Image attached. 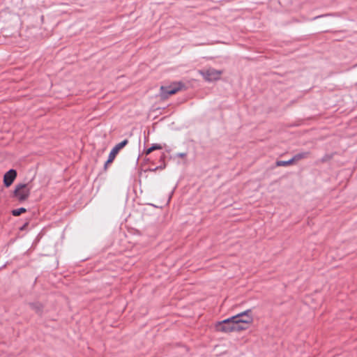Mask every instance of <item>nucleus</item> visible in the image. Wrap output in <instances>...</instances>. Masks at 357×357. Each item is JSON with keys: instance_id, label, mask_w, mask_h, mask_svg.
Segmentation results:
<instances>
[{"instance_id": "obj_11", "label": "nucleus", "mask_w": 357, "mask_h": 357, "mask_svg": "<svg viewBox=\"0 0 357 357\" xmlns=\"http://www.w3.org/2000/svg\"><path fill=\"white\" fill-rule=\"evenodd\" d=\"M151 148L152 149L153 151L155 150L162 149V146L160 144H153Z\"/></svg>"}, {"instance_id": "obj_5", "label": "nucleus", "mask_w": 357, "mask_h": 357, "mask_svg": "<svg viewBox=\"0 0 357 357\" xmlns=\"http://www.w3.org/2000/svg\"><path fill=\"white\" fill-rule=\"evenodd\" d=\"M17 176V172L15 169H10L3 176V183L5 186L9 187L13 183Z\"/></svg>"}, {"instance_id": "obj_9", "label": "nucleus", "mask_w": 357, "mask_h": 357, "mask_svg": "<svg viewBox=\"0 0 357 357\" xmlns=\"http://www.w3.org/2000/svg\"><path fill=\"white\" fill-rule=\"evenodd\" d=\"M128 143V139H125L123 141H122L121 142L119 143L118 144H116L114 149L115 150H116L118 152L121 149H123L127 144Z\"/></svg>"}, {"instance_id": "obj_2", "label": "nucleus", "mask_w": 357, "mask_h": 357, "mask_svg": "<svg viewBox=\"0 0 357 357\" xmlns=\"http://www.w3.org/2000/svg\"><path fill=\"white\" fill-rule=\"evenodd\" d=\"M199 73L202 75L206 82H215L220 79L222 71L208 68L205 70H199Z\"/></svg>"}, {"instance_id": "obj_7", "label": "nucleus", "mask_w": 357, "mask_h": 357, "mask_svg": "<svg viewBox=\"0 0 357 357\" xmlns=\"http://www.w3.org/2000/svg\"><path fill=\"white\" fill-rule=\"evenodd\" d=\"M118 153L119 152L116 150H115L114 148L112 149V150L109 153L108 159L105 162V168H107V167L114 161V160L115 157L116 156V155L118 154Z\"/></svg>"}, {"instance_id": "obj_3", "label": "nucleus", "mask_w": 357, "mask_h": 357, "mask_svg": "<svg viewBox=\"0 0 357 357\" xmlns=\"http://www.w3.org/2000/svg\"><path fill=\"white\" fill-rule=\"evenodd\" d=\"M31 187L28 184H17L14 191V197L20 202L25 201L29 197Z\"/></svg>"}, {"instance_id": "obj_4", "label": "nucleus", "mask_w": 357, "mask_h": 357, "mask_svg": "<svg viewBox=\"0 0 357 357\" xmlns=\"http://www.w3.org/2000/svg\"><path fill=\"white\" fill-rule=\"evenodd\" d=\"M183 87V84L181 82L173 83L168 86L160 87V96L162 99H167L169 96L176 93Z\"/></svg>"}, {"instance_id": "obj_10", "label": "nucleus", "mask_w": 357, "mask_h": 357, "mask_svg": "<svg viewBox=\"0 0 357 357\" xmlns=\"http://www.w3.org/2000/svg\"><path fill=\"white\" fill-rule=\"evenodd\" d=\"M26 211V208H20L12 211V214L14 216H19L21 214L25 213Z\"/></svg>"}, {"instance_id": "obj_8", "label": "nucleus", "mask_w": 357, "mask_h": 357, "mask_svg": "<svg viewBox=\"0 0 357 357\" xmlns=\"http://www.w3.org/2000/svg\"><path fill=\"white\" fill-rule=\"evenodd\" d=\"M294 161L292 160V158H291L290 160H287V161H283V160H280V161H278L276 162V165L278 166V167H281V166H289V165H294Z\"/></svg>"}, {"instance_id": "obj_12", "label": "nucleus", "mask_w": 357, "mask_h": 357, "mask_svg": "<svg viewBox=\"0 0 357 357\" xmlns=\"http://www.w3.org/2000/svg\"><path fill=\"white\" fill-rule=\"evenodd\" d=\"M152 149L150 147L146 151V155H149L152 152Z\"/></svg>"}, {"instance_id": "obj_6", "label": "nucleus", "mask_w": 357, "mask_h": 357, "mask_svg": "<svg viewBox=\"0 0 357 357\" xmlns=\"http://www.w3.org/2000/svg\"><path fill=\"white\" fill-rule=\"evenodd\" d=\"M309 155H310V152H308V151L302 152V153L296 154L292 158V160L294 161V163L296 164L299 160L307 158Z\"/></svg>"}, {"instance_id": "obj_1", "label": "nucleus", "mask_w": 357, "mask_h": 357, "mask_svg": "<svg viewBox=\"0 0 357 357\" xmlns=\"http://www.w3.org/2000/svg\"><path fill=\"white\" fill-rule=\"evenodd\" d=\"M252 323V311L248 310L229 319L215 323L214 328L218 332H239L248 329Z\"/></svg>"}]
</instances>
